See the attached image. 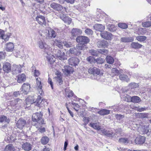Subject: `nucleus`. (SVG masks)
<instances>
[{
	"mask_svg": "<svg viewBox=\"0 0 151 151\" xmlns=\"http://www.w3.org/2000/svg\"><path fill=\"white\" fill-rule=\"evenodd\" d=\"M63 44L67 47H72V44L70 42H67L65 41L64 42L62 43Z\"/></svg>",
	"mask_w": 151,
	"mask_h": 151,
	"instance_id": "50",
	"label": "nucleus"
},
{
	"mask_svg": "<svg viewBox=\"0 0 151 151\" xmlns=\"http://www.w3.org/2000/svg\"><path fill=\"white\" fill-rule=\"evenodd\" d=\"M4 31L1 29H0V37L3 38V37H5Z\"/></svg>",
	"mask_w": 151,
	"mask_h": 151,
	"instance_id": "60",
	"label": "nucleus"
},
{
	"mask_svg": "<svg viewBox=\"0 0 151 151\" xmlns=\"http://www.w3.org/2000/svg\"><path fill=\"white\" fill-rule=\"evenodd\" d=\"M57 82L61 85L63 84V81L62 80L61 77L60 76H58L56 77Z\"/></svg>",
	"mask_w": 151,
	"mask_h": 151,
	"instance_id": "48",
	"label": "nucleus"
},
{
	"mask_svg": "<svg viewBox=\"0 0 151 151\" xmlns=\"http://www.w3.org/2000/svg\"><path fill=\"white\" fill-rule=\"evenodd\" d=\"M140 98L137 96H133L131 98V102L138 103L141 101Z\"/></svg>",
	"mask_w": 151,
	"mask_h": 151,
	"instance_id": "26",
	"label": "nucleus"
},
{
	"mask_svg": "<svg viewBox=\"0 0 151 151\" xmlns=\"http://www.w3.org/2000/svg\"><path fill=\"white\" fill-rule=\"evenodd\" d=\"M15 149L13 146L11 144H9L6 147L5 151H14Z\"/></svg>",
	"mask_w": 151,
	"mask_h": 151,
	"instance_id": "32",
	"label": "nucleus"
},
{
	"mask_svg": "<svg viewBox=\"0 0 151 151\" xmlns=\"http://www.w3.org/2000/svg\"><path fill=\"white\" fill-rule=\"evenodd\" d=\"M48 82L50 84L52 89H53V83L51 79L50 78L48 79Z\"/></svg>",
	"mask_w": 151,
	"mask_h": 151,
	"instance_id": "63",
	"label": "nucleus"
},
{
	"mask_svg": "<svg viewBox=\"0 0 151 151\" xmlns=\"http://www.w3.org/2000/svg\"><path fill=\"white\" fill-rule=\"evenodd\" d=\"M140 134H146L149 132V127L147 126H144L140 128Z\"/></svg>",
	"mask_w": 151,
	"mask_h": 151,
	"instance_id": "21",
	"label": "nucleus"
},
{
	"mask_svg": "<svg viewBox=\"0 0 151 151\" xmlns=\"http://www.w3.org/2000/svg\"><path fill=\"white\" fill-rule=\"evenodd\" d=\"M129 86L131 88H134L138 87L139 85L137 83H130L129 84Z\"/></svg>",
	"mask_w": 151,
	"mask_h": 151,
	"instance_id": "45",
	"label": "nucleus"
},
{
	"mask_svg": "<svg viewBox=\"0 0 151 151\" xmlns=\"http://www.w3.org/2000/svg\"><path fill=\"white\" fill-rule=\"evenodd\" d=\"M65 91L66 97L67 98H70L73 96V93L71 90L67 88L65 89Z\"/></svg>",
	"mask_w": 151,
	"mask_h": 151,
	"instance_id": "24",
	"label": "nucleus"
},
{
	"mask_svg": "<svg viewBox=\"0 0 151 151\" xmlns=\"http://www.w3.org/2000/svg\"><path fill=\"white\" fill-rule=\"evenodd\" d=\"M14 48V45L13 43L9 42L6 44V50L8 52H12Z\"/></svg>",
	"mask_w": 151,
	"mask_h": 151,
	"instance_id": "19",
	"label": "nucleus"
},
{
	"mask_svg": "<svg viewBox=\"0 0 151 151\" xmlns=\"http://www.w3.org/2000/svg\"><path fill=\"white\" fill-rule=\"evenodd\" d=\"M76 41L78 43L76 48H70L69 52L72 54L77 55L80 53V50L84 49V46L89 42V40L88 38H76Z\"/></svg>",
	"mask_w": 151,
	"mask_h": 151,
	"instance_id": "1",
	"label": "nucleus"
},
{
	"mask_svg": "<svg viewBox=\"0 0 151 151\" xmlns=\"http://www.w3.org/2000/svg\"><path fill=\"white\" fill-rule=\"evenodd\" d=\"M62 43L60 41L57 40H55V41H54L53 44L55 45L58 46L59 47L62 49L63 48Z\"/></svg>",
	"mask_w": 151,
	"mask_h": 151,
	"instance_id": "36",
	"label": "nucleus"
},
{
	"mask_svg": "<svg viewBox=\"0 0 151 151\" xmlns=\"http://www.w3.org/2000/svg\"><path fill=\"white\" fill-rule=\"evenodd\" d=\"M49 141V139L47 137H42L41 140V143L43 145H45Z\"/></svg>",
	"mask_w": 151,
	"mask_h": 151,
	"instance_id": "34",
	"label": "nucleus"
},
{
	"mask_svg": "<svg viewBox=\"0 0 151 151\" xmlns=\"http://www.w3.org/2000/svg\"><path fill=\"white\" fill-rule=\"evenodd\" d=\"M36 19L37 23L40 24L46 25V20L44 16L39 15L36 17Z\"/></svg>",
	"mask_w": 151,
	"mask_h": 151,
	"instance_id": "5",
	"label": "nucleus"
},
{
	"mask_svg": "<svg viewBox=\"0 0 151 151\" xmlns=\"http://www.w3.org/2000/svg\"><path fill=\"white\" fill-rule=\"evenodd\" d=\"M55 55L57 59L60 60H63L67 59L65 53L60 50H56Z\"/></svg>",
	"mask_w": 151,
	"mask_h": 151,
	"instance_id": "3",
	"label": "nucleus"
},
{
	"mask_svg": "<svg viewBox=\"0 0 151 151\" xmlns=\"http://www.w3.org/2000/svg\"><path fill=\"white\" fill-rule=\"evenodd\" d=\"M88 72L89 73L93 74L94 75H99L100 73L99 69L95 67L90 68L88 70Z\"/></svg>",
	"mask_w": 151,
	"mask_h": 151,
	"instance_id": "9",
	"label": "nucleus"
},
{
	"mask_svg": "<svg viewBox=\"0 0 151 151\" xmlns=\"http://www.w3.org/2000/svg\"><path fill=\"white\" fill-rule=\"evenodd\" d=\"M38 44L39 48L41 49H44L45 51L48 48V45L43 41L40 40L38 42Z\"/></svg>",
	"mask_w": 151,
	"mask_h": 151,
	"instance_id": "14",
	"label": "nucleus"
},
{
	"mask_svg": "<svg viewBox=\"0 0 151 151\" xmlns=\"http://www.w3.org/2000/svg\"><path fill=\"white\" fill-rule=\"evenodd\" d=\"M121 41L123 42H128L133 41L134 40L132 39H130L129 38H121Z\"/></svg>",
	"mask_w": 151,
	"mask_h": 151,
	"instance_id": "49",
	"label": "nucleus"
},
{
	"mask_svg": "<svg viewBox=\"0 0 151 151\" xmlns=\"http://www.w3.org/2000/svg\"><path fill=\"white\" fill-rule=\"evenodd\" d=\"M26 123V121L23 119H19V129H22Z\"/></svg>",
	"mask_w": 151,
	"mask_h": 151,
	"instance_id": "37",
	"label": "nucleus"
},
{
	"mask_svg": "<svg viewBox=\"0 0 151 151\" xmlns=\"http://www.w3.org/2000/svg\"><path fill=\"white\" fill-rule=\"evenodd\" d=\"M26 75L24 73H22L19 75V82L20 81L24 82L26 80Z\"/></svg>",
	"mask_w": 151,
	"mask_h": 151,
	"instance_id": "39",
	"label": "nucleus"
},
{
	"mask_svg": "<svg viewBox=\"0 0 151 151\" xmlns=\"http://www.w3.org/2000/svg\"><path fill=\"white\" fill-rule=\"evenodd\" d=\"M32 72H33L34 76L35 77H38L40 75V73L39 71L35 69V67H32Z\"/></svg>",
	"mask_w": 151,
	"mask_h": 151,
	"instance_id": "35",
	"label": "nucleus"
},
{
	"mask_svg": "<svg viewBox=\"0 0 151 151\" xmlns=\"http://www.w3.org/2000/svg\"><path fill=\"white\" fill-rule=\"evenodd\" d=\"M83 121L84 123L83 124L84 125H86L89 122V118L88 117H84L83 118Z\"/></svg>",
	"mask_w": 151,
	"mask_h": 151,
	"instance_id": "58",
	"label": "nucleus"
},
{
	"mask_svg": "<svg viewBox=\"0 0 151 151\" xmlns=\"http://www.w3.org/2000/svg\"><path fill=\"white\" fill-rule=\"evenodd\" d=\"M46 58L50 64H52L55 61V57L52 55L48 54L47 53Z\"/></svg>",
	"mask_w": 151,
	"mask_h": 151,
	"instance_id": "22",
	"label": "nucleus"
},
{
	"mask_svg": "<svg viewBox=\"0 0 151 151\" xmlns=\"http://www.w3.org/2000/svg\"><path fill=\"white\" fill-rule=\"evenodd\" d=\"M98 113L101 115H107L110 113V111L107 109H102L99 111Z\"/></svg>",
	"mask_w": 151,
	"mask_h": 151,
	"instance_id": "28",
	"label": "nucleus"
},
{
	"mask_svg": "<svg viewBox=\"0 0 151 151\" xmlns=\"http://www.w3.org/2000/svg\"><path fill=\"white\" fill-rule=\"evenodd\" d=\"M84 32L88 35H91L93 33V31L91 29L88 28L86 29Z\"/></svg>",
	"mask_w": 151,
	"mask_h": 151,
	"instance_id": "46",
	"label": "nucleus"
},
{
	"mask_svg": "<svg viewBox=\"0 0 151 151\" xmlns=\"http://www.w3.org/2000/svg\"><path fill=\"white\" fill-rule=\"evenodd\" d=\"M42 114L41 112L35 113L32 115V119L33 122H35L34 124L32 123L37 128L41 127V125L44 124V121L42 118Z\"/></svg>",
	"mask_w": 151,
	"mask_h": 151,
	"instance_id": "2",
	"label": "nucleus"
},
{
	"mask_svg": "<svg viewBox=\"0 0 151 151\" xmlns=\"http://www.w3.org/2000/svg\"><path fill=\"white\" fill-rule=\"evenodd\" d=\"M95 61L97 63L102 64L104 62L105 60L100 58L95 60Z\"/></svg>",
	"mask_w": 151,
	"mask_h": 151,
	"instance_id": "52",
	"label": "nucleus"
},
{
	"mask_svg": "<svg viewBox=\"0 0 151 151\" xmlns=\"http://www.w3.org/2000/svg\"><path fill=\"white\" fill-rule=\"evenodd\" d=\"M106 60L107 63L112 64L114 62V59L111 56H107L106 58Z\"/></svg>",
	"mask_w": 151,
	"mask_h": 151,
	"instance_id": "33",
	"label": "nucleus"
},
{
	"mask_svg": "<svg viewBox=\"0 0 151 151\" xmlns=\"http://www.w3.org/2000/svg\"><path fill=\"white\" fill-rule=\"evenodd\" d=\"M118 26L119 27L123 29H125L128 27V25L125 23H119L118 24Z\"/></svg>",
	"mask_w": 151,
	"mask_h": 151,
	"instance_id": "43",
	"label": "nucleus"
},
{
	"mask_svg": "<svg viewBox=\"0 0 151 151\" xmlns=\"http://www.w3.org/2000/svg\"><path fill=\"white\" fill-rule=\"evenodd\" d=\"M145 137L142 136L137 137L135 140V142L137 144H142L145 143Z\"/></svg>",
	"mask_w": 151,
	"mask_h": 151,
	"instance_id": "11",
	"label": "nucleus"
},
{
	"mask_svg": "<svg viewBox=\"0 0 151 151\" xmlns=\"http://www.w3.org/2000/svg\"><path fill=\"white\" fill-rule=\"evenodd\" d=\"M68 61L69 64L70 65L76 66L78 63L79 61L78 58L73 57L70 58L68 60Z\"/></svg>",
	"mask_w": 151,
	"mask_h": 151,
	"instance_id": "8",
	"label": "nucleus"
},
{
	"mask_svg": "<svg viewBox=\"0 0 151 151\" xmlns=\"http://www.w3.org/2000/svg\"><path fill=\"white\" fill-rule=\"evenodd\" d=\"M142 25L143 27H148L151 26V21H147L143 22Z\"/></svg>",
	"mask_w": 151,
	"mask_h": 151,
	"instance_id": "42",
	"label": "nucleus"
},
{
	"mask_svg": "<svg viewBox=\"0 0 151 151\" xmlns=\"http://www.w3.org/2000/svg\"><path fill=\"white\" fill-rule=\"evenodd\" d=\"M41 97L40 96H38L36 101L34 102V105L37 106L38 107H40V104L41 103Z\"/></svg>",
	"mask_w": 151,
	"mask_h": 151,
	"instance_id": "38",
	"label": "nucleus"
},
{
	"mask_svg": "<svg viewBox=\"0 0 151 151\" xmlns=\"http://www.w3.org/2000/svg\"><path fill=\"white\" fill-rule=\"evenodd\" d=\"M119 79L122 81H125L127 82L130 81V79L128 76L124 75H120L119 76Z\"/></svg>",
	"mask_w": 151,
	"mask_h": 151,
	"instance_id": "25",
	"label": "nucleus"
},
{
	"mask_svg": "<svg viewBox=\"0 0 151 151\" xmlns=\"http://www.w3.org/2000/svg\"><path fill=\"white\" fill-rule=\"evenodd\" d=\"M72 106L74 108L76 111H77L80 108L79 106L77 104L75 103L72 102L71 103Z\"/></svg>",
	"mask_w": 151,
	"mask_h": 151,
	"instance_id": "41",
	"label": "nucleus"
},
{
	"mask_svg": "<svg viewBox=\"0 0 151 151\" xmlns=\"http://www.w3.org/2000/svg\"><path fill=\"white\" fill-rule=\"evenodd\" d=\"M89 52L92 55L95 56H97L98 55V52H97L96 51L93 50H90Z\"/></svg>",
	"mask_w": 151,
	"mask_h": 151,
	"instance_id": "56",
	"label": "nucleus"
},
{
	"mask_svg": "<svg viewBox=\"0 0 151 151\" xmlns=\"http://www.w3.org/2000/svg\"><path fill=\"white\" fill-rule=\"evenodd\" d=\"M116 118L119 121H120L122 119H123L124 116L123 115L121 114H117L115 115Z\"/></svg>",
	"mask_w": 151,
	"mask_h": 151,
	"instance_id": "53",
	"label": "nucleus"
},
{
	"mask_svg": "<svg viewBox=\"0 0 151 151\" xmlns=\"http://www.w3.org/2000/svg\"><path fill=\"white\" fill-rule=\"evenodd\" d=\"M89 126L93 127L94 129L97 130H100L101 129L100 126L99 125V123H91L89 124Z\"/></svg>",
	"mask_w": 151,
	"mask_h": 151,
	"instance_id": "27",
	"label": "nucleus"
},
{
	"mask_svg": "<svg viewBox=\"0 0 151 151\" xmlns=\"http://www.w3.org/2000/svg\"><path fill=\"white\" fill-rule=\"evenodd\" d=\"M82 30L78 28H73L71 31L72 35L73 37H76L78 35H81L82 33Z\"/></svg>",
	"mask_w": 151,
	"mask_h": 151,
	"instance_id": "12",
	"label": "nucleus"
},
{
	"mask_svg": "<svg viewBox=\"0 0 151 151\" xmlns=\"http://www.w3.org/2000/svg\"><path fill=\"white\" fill-rule=\"evenodd\" d=\"M5 121L8 123L9 122V119H7L6 117L4 116H2L0 117V122H2Z\"/></svg>",
	"mask_w": 151,
	"mask_h": 151,
	"instance_id": "40",
	"label": "nucleus"
},
{
	"mask_svg": "<svg viewBox=\"0 0 151 151\" xmlns=\"http://www.w3.org/2000/svg\"><path fill=\"white\" fill-rule=\"evenodd\" d=\"M39 105L40 106V107H43L45 105H47V103L46 100L45 99H42L41 98V103Z\"/></svg>",
	"mask_w": 151,
	"mask_h": 151,
	"instance_id": "44",
	"label": "nucleus"
},
{
	"mask_svg": "<svg viewBox=\"0 0 151 151\" xmlns=\"http://www.w3.org/2000/svg\"><path fill=\"white\" fill-rule=\"evenodd\" d=\"M148 115V114L147 113H140L139 114V117L142 118H147Z\"/></svg>",
	"mask_w": 151,
	"mask_h": 151,
	"instance_id": "57",
	"label": "nucleus"
},
{
	"mask_svg": "<svg viewBox=\"0 0 151 151\" xmlns=\"http://www.w3.org/2000/svg\"><path fill=\"white\" fill-rule=\"evenodd\" d=\"M3 69L5 72H8L11 70L10 64L8 62L4 63L3 65Z\"/></svg>",
	"mask_w": 151,
	"mask_h": 151,
	"instance_id": "20",
	"label": "nucleus"
},
{
	"mask_svg": "<svg viewBox=\"0 0 151 151\" xmlns=\"http://www.w3.org/2000/svg\"><path fill=\"white\" fill-rule=\"evenodd\" d=\"M50 6L53 9L58 11H60L63 9V6L61 5L54 2L51 3Z\"/></svg>",
	"mask_w": 151,
	"mask_h": 151,
	"instance_id": "10",
	"label": "nucleus"
},
{
	"mask_svg": "<svg viewBox=\"0 0 151 151\" xmlns=\"http://www.w3.org/2000/svg\"><path fill=\"white\" fill-rule=\"evenodd\" d=\"M5 57L4 53L3 52H0V59H4Z\"/></svg>",
	"mask_w": 151,
	"mask_h": 151,
	"instance_id": "64",
	"label": "nucleus"
},
{
	"mask_svg": "<svg viewBox=\"0 0 151 151\" xmlns=\"http://www.w3.org/2000/svg\"><path fill=\"white\" fill-rule=\"evenodd\" d=\"M131 46L133 48L138 49L141 48L142 45L135 42H133L131 43Z\"/></svg>",
	"mask_w": 151,
	"mask_h": 151,
	"instance_id": "31",
	"label": "nucleus"
},
{
	"mask_svg": "<svg viewBox=\"0 0 151 151\" xmlns=\"http://www.w3.org/2000/svg\"><path fill=\"white\" fill-rule=\"evenodd\" d=\"M131 96L128 95H126L124 97V100L125 101L127 102H129L131 101Z\"/></svg>",
	"mask_w": 151,
	"mask_h": 151,
	"instance_id": "55",
	"label": "nucleus"
},
{
	"mask_svg": "<svg viewBox=\"0 0 151 151\" xmlns=\"http://www.w3.org/2000/svg\"><path fill=\"white\" fill-rule=\"evenodd\" d=\"M30 88V85L28 83H24L22 85L21 89V92L22 94H27L29 91Z\"/></svg>",
	"mask_w": 151,
	"mask_h": 151,
	"instance_id": "4",
	"label": "nucleus"
},
{
	"mask_svg": "<svg viewBox=\"0 0 151 151\" xmlns=\"http://www.w3.org/2000/svg\"><path fill=\"white\" fill-rule=\"evenodd\" d=\"M111 72L115 75H117L119 73V71L116 68H113L111 69Z\"/></svg>",
	"mask_w": 151,
	"mask_h": 151,
	"instance_id": "59",
	"label": "nucleus"
},
{
	"mask_svg": "<svg viewBox=\"0 0 151 151\" xmlns=\"http://www.w3.org/2000/svg\"><path fill=\"white\" fill-rule=\"evenodd\" d=\"M36 87L39 91V93L40 95H42L43 94V92L42 89L41 79L40 78H36Z\"/></svg>",
	"mask_w": 151,
	"mask_h": 151,
	"instance_id": "6",
	"label": "nucleus"
},
{
	"mask_svg": "<svg viewBox=\"0 0 151 151\" xmlns=\"http://www.w3.org/2000/svg\"><path fill=\"white\" fill-rule=\"evenodd\" d=\"M22 147L25 151H29L32 149V145L29 142H26L22 145Z\"/></svg>",
	"mask_w": 151,
	"mask_h": 151,
	"instance_id": "15",
	"label": "nucleus"
},
{
	"mask_svg": "<svg viewBox=\"0 0 151 151\" xmlns=\"http://www.w3.org/2000/svg\"><path fill=\"white\" fill-rule=\"evenodd\" d=\"M19 137H21V139L24 138V137H25V134L22 130L19 134Z\"/></svg>",
	"mask_w": 151,
	"mask_h": 151,
	"instance_id": "61",
	"label": "nucleus"
},
{
	"mask_svg": "<svg viewBox=\"0 0 151 151\" xmlns=\"http://www.w3.org/2000/svg\"><path fill=\"white\" fill-rule=\"evenodd\" d=\"M62 71L64 74L68 76L73 72V69L71 67L67 65L65 66L62 69Z\"/></svg>",
	"mask_w": 151,
	"mask_h": 151,
	"instance_id": "7",
	"label": "nucleus"
},
{
	"mask_svg": "<svg viewBox=\"0 0 151 151\" xmlns=\"http://www.w3.org/2000/svg\"><path fill=\"white\" fill-rule=\"evenodd\" d=\"M5 141L8 143L15 142V140L14 139H12L11 137L7 136L5 139Z\"/></svg>",
	"mask_w": 151,
	"mask_h": 151,
	"instance_id": "47",
	"label": "nucleus"
},
{
	"mask_svg": "<svg viewBox=\"0 0 151 151\" xmlns=\"http://www.w3.org/2000/svg\"><path fill=\"white\" fill-rule=\"evenodd\" d=\"M108 51L107 50L103 49H99L98 50V52L102 54L106 55L107 54Z\"/></svg>",
	"mask_w": 151,
	"mask_h": 151,
	"instance_id": "51",
	"label": "nucleus"
},
{
	"mask_svg": "<svg viewBox=\"0 0 151 151\" xmlns=\"http://www.w3.org/2000/svg\"><path fill=\"white\" fill-rule=\"evenodd\" d=\"M60 18L64 22L68 24H70L72 21L71 19L65 15H60Z\"/></svg>",
	"mask_w": 151,
	"mask_h": 151,
	"instance_id": "13",
	"label": "nucleus"
},
{
	"mask_svg": "<svg viewBox=\"0 0 151 151\" xmlns=\"http://www.w3.org/2000/svg\"><path fill=\"white\" fill-rule=\"evenodd\" d=\"M129 141V139L126 138H122L119 139V142L125 144H128Z\"/></svg>",
	"mask_w": 151,
	"mask_h": 151,
	"instance_id": "30",
	"label": "nucleus"
},
{
	"mask_svg": "<svg viewBox=\"0 0 151 151\" xmlns=\"http://www.w3.org/2000/svg\"><path fill=\"white\" fill-rule=\"evenodd\" d=\"M93 27L94 29L100 32L104 30L105 29L104 26L101 24H96L93 26Z\"/></svg>",
	"mask_w": 151,
	"mask_h": 151,
	"instance_id": "18",
	"label": "nucleus"
},
{
	"mask_svg": "<svg viewBox=\"0 0 151 151\" xmlns=\"http://www.w3.org/2000/svg\"><path fill=\"white\" fill-rule=\"evenodd\" d=\"M102 133L106 135L107 136L110 137H113V136L116 134L115 133H114L111 131H107L105 129H102L101 130Z\"/></svg>",
	"mask_w": 151,
	"mask_h": 151,
	"instance_id": "17",
	"label": "nucleus"
},
{
	"mask_svg": "<svg viewBox=\"0 0 151 151\" xmlns=\"http://www.w3.org/2000/svg\"><path fill=\"white\" fill-rule=\"evenodd\" d=\"M98 35V37H99L100 36L102 38H111L113 37L112 35L109 32L107 31L101 32Z\"/></svg>",
	"mask_w": 151,
	"mask_h": 151,
	"instance_id": "16",
	"label": "nucleus"
},
{
	"mask_svg": "<svg viewBox=\"0 0 151 151\" xmlns=\"http://www.w3.org/2000/svg\"><path fill=\"white\" fill-rule=\"evenodd\" d=\"M48 82L50 84L52 89H53V83L51 79L50 78L48 79Z\"/></svg>",
	"mask_w": 151,
	"mask_h": 151,
	"instance_id": "62",
	"label": "nucleus"
},
{
	"mask_svg": "<svg viewBox=\"0 0 151 151\" xmlns=\"http://www.w3.org/2000/svg\"><path fill=\"white\" fill-rule=\"evenodd\" d=\"M34 98L33 96H30L28 97L25 100L26 104L28 105L30 104H34Z\"/></svg>",
	"mask_w": 151,
	"mask_h": 151,
	"instance_id": "23",
	"label": "nucleus"
},
{
	"mask_svg": "<svg viewBox=\"0 0 151 151\" xmlns=\"http://www.w3.org/2000/svg\"><path fill=\"white\" fill-rule=\"evenodd\" d=\"M108 43L107 41L105 40H103L102 41V47L105 48L107 47Z\"/></svg>",
	"mask_w": 151,
	"mask_h": 151,
	"instance_id": "54",
	"label": "nucleus"
},
{
	"mask_svg": "<svg viewBox=\"0 0 151 151\" xmlns=\"http://www.w3.org/2000/svg\"><path fill=\"white\" fill-rule=\"evenodd\" d=\"M49 37L51 38H55L56 35L55 32L52 29L48 31Z\"/></svg>",
	"mask_w": 151,
	"mask_h": 151,
	"instance_id": "29",
	"label": "nucleus"
}]
</instances>
